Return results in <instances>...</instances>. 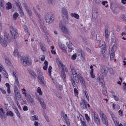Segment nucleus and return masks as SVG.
Instances as JSON below:
<instances>
[{"label": "nucleus", "instance_id": "obj_39", "mask_svg": "<svg viewBox=\"0 0 126 126\" xmlns=\"http://www.w3.org/2000/svg\"><path fill=\"white\" fill-rule=\"evenodd\" d=\"M18 50L17 49H16L14 51V56L15 57H17L18 55Z\"/></svg>", "mask_w": 126, "mask_h": 126}, {"label": "nucleus", "instance_id": "obj_24", "mask_svg": "<svg viewBox=\"0 0 126 126\" xmlns=\"http://www.w3.org/2000/svg\"><path fill=\"white\" fill-rule=\"evenodd\" d=\"M56 63H57L58 65L59 66H61V65H62L63 64V63H62V61H61V60L60 59H58V58L56 59Z\"/></svg>", "mask_w": 126, "mask_h": 126}, {"label": "nucleus", "instance_id": "obj_52", "mask_svg": "<svg viewBox=\"0 0 126 126\" xmlns=\"http://www.w3.org/2000/svg\"><path fill=\"white\" fill-rule=\"evenodd\" d=\"M77 57V55L76 54H74L71 57V58L73 60H75Z\"/></svg>", "mask_w": 126, "mask_h": 126}, {"label": "nucleus", "instance_id": "obj_43", "mask_svg": "<svg viewBox=\"0 0 126 126\" xmlns=\"http://www.w3.org/2000/svg\"><path fill=\"white\" fill-rule=\"evenodd\" d=\"M18 16V14L17 13H15L13 15V18L15 20L16 19L17 17Z\"/></svg>", "mask_w": 126, "mask_h": 126}, {"label": "nucleus", "instance_id": "obj_53", "mask_svg": "<svg viewBox=\"0 0 126 126\" xmlns=\"http://www.w3.org/2000/svg\"><path fill=\"white\" fill-rule=\"evenodd\" d=\"M61 66L62 67V70L63 71L66 70V67L63 64L61 65Z\"/></svg>", "mask_w": 126, "mask_h": 126}, {"label": "nucleus", "instance_id": "obj_32", "mask_svg": "<svg viewBox=\"0 0 126 126\" xmlns=\"http://www.w3.org/2000/svg\"><path fill=\"white\" fill-rule=\"evenodd\" d=\"M7 116L10 115L11 117H12L14 115L13 113L11 111H7L6 114Z\"/></svg>", "mask_w": 126, "mask_h": 126}, {"label": "nucleus", "instance_id": "obj_40", "mask_svg": "<svg viewBox=\"0 0 126 126\" xmlns=\"http://www.w3.org/2000/svg\"><path fill=\"white\" fill-rule=\"evenodd\" d=\"M15 84L17 85L18 87H20L19 83L18 78L15 79Z\"/></svg>", "mask_w": 126, "mask_h": 126}, {"label": "nucleus", "instance_id": "obj_19", "mask_svg": "<svg viewBox=\"0 0 126 126\" xmlns=\"http://www.w3.org/2000/svg\"><path fill=\"white\" fill-rule=\"evenodd\" d=\"M102 120L103 124L105 125L106 126H108V120L106 117L102 119Z\"/></svg>", "mask_w": 126, "mask_h": 126}, {"label": "nucleus", "instance_id": "obj_49", "mask_svg": "<svg viewBox=\"0 0 126 126\" xmlns=\"http://www.w3.org/2000/svg\"><path fill=\"white\" fill-rule=\"evenodd\" d=\"M81 123L82 125L83 126H87L86 124L85 121H82L81 119Z\"/></svg>", "mask_w": 126, "mask_h": 126}, {"label": "nucleus", "instance_id": "obj_27", "mask_svg": "<svg viewBox=\"0 0 126 126\" xmlns=\"http://www.w3.org/2000/svg\"><path fill=\"white\" fill-rule=\"evenodd\" d=\"M79 80L81 84L83 85H85V81L84 80V79L83 77H80L79 78Z\"/></svg>", "mask_w": 126, "mask_h": 126}, {"label": "nucleus", "instance_id": "obj_50", "mask_svg": "<svg viewBox=\"0 0 126 126\" xmlns=\"http://www.w3.org/2000/svg\"><path fill=\"white\" fill-rule=\"evenodd\" d=\"M15 111L17 114V116L19 117H20V114L19 112L18 111V110L17 109H15Z\"/></svg>", "mask_w": 126, "mask_h": 126}, {"label": "nucleus", "instance_id": "obj_46", "mask_svg": "<svg viewBox=\"0 0 126 126\" xmlns=\"http://www.w3.org/2000/svg\"><path fill=\"white\" fill-rule=\"evenodd\" d=\"M52 67L51 66H49L48 69L49 75L50 76L51 75Z\"/></svg>", "mask_w": 126, "mask_h": 126}, {"label": "nucleus", "instance_id": "obj_33", "mask_svg": "<svg viewBox=\"0 0 126 126\" xmlns=\"http://www.w3.org/2000/svg\"><path fill=\"white\" fill-rule=\"evenodd\" d=\"M71 80L72 84L73 86L75 87L76 88L77 87V85L75 83L74 80L72 77L71 79Z\"/></svg>", "mask_w": 126, "mask_h": 126}, {"label": "nucleus", "instance_id": "obj_37", "mask_svg": "<svg viewBox=\"0 0 126 126\" xmlns=\"http://www.w3.org/2000/svg\"><path fill=\"white\" fill-rule=\"evenodd\" d=\"M18 9L19 11V13L22 15H24V14L22 9V7L19 8H18Z\"/></svg>", "mask_w": 126, "mask_h": 126}, {"label": "nucleus", "instance_id": "obj_3", "mask_svg": "<svg viewBox=\"0 0 126 126\" xmlns=\"http://www.w3.org/2000/svg\"><path fill=\"white\" fill-rule=\"evenodd\" d=\"M59 25L61 31L63 33L66 34H69V31L65 26L63 24L61 21L60 22Z\"/></svg>", "mask_w": 126, "mask_h": 126}, {"label": "nucleus", "instance_id": "obj_13", "mask_svg": "<svg viewBox=\"0 0 126 126\" xmlns=\"http://www.w3.org/2000/svg\"><path fill=\"white\" fill-rule=\"evenodd\" d=\"M26 99L29 103H32L34 101V98L33 96H32L28 94L26 97Z\"/></svg>", "mask_w": 126, "mask_h": 126}, {"label": "nucleus", "instance_id": "obj_17", "mask_svg": "<svg viewBox=\"0 0 126 126\" xmlns=\"http://www.w3.org/2000/svg\"><path fill=\"white\" fill-rule=\"evenodd\" d=\"M62 13L63 14V17H64V16H67V11L66 8L63 7L62 8Z\"/></svg>", "mask_w": 126, "mask_h": 126}, {"label": "nucleus", "instance_id": "obj_12", "mask_svg": "<svg viewBox=\"0 0 126 126\" xmlns=\"http://www.w3.org/2000/svg\"><path fill=\"white\" fill-rule=\"evenodd\" d=\"M94 119L95 122L98 126H100V120L97 114L94 113Z\"/></svg>", "mask_w": 126, "mask_h": 126}, {"label": "nucleus", "instance_id": "obj_18", "mask_svg": "<svg viewBox=\"0 0 126 126\" xmlns=\"http://www.w3.org/2000/svg\"><path fill=\"white\" fill-rule=\"evenodd\" d=\"M5 112H4L2 108H0V117L1 118H5Z\"/></svg>", "mask_w": 126, "mask_h": 126}, {"label": "nucleus", "instance_id": "obj_63", "mask_svg": "<svg viewBox=\"0 0 126 126\" xmlns=\"http://www.w3.org/2000/svg\"><path fill=\"white\" fill-rule=\"evenodd\" d=\"M23 110L24 111L27 110H28L27 107L26 106H24L23 108Z\"/></svg>", "mask_w": 126, "mask_h": 126}, {"label": "nucleus", "instance_id": "obj_36", "mask_svg": "<svg viewBox=\"0 0 126 126\" xmlns=\"http://www.w3.org/2000/svg\"><path fill=\"white\" fill-rule=\"evenodd\" d=\"M61 75L62 78L63 79V80L64 79H65L66 77V76L65 72L63 71L61 73Z\"/></svg>", "mask_w": 126, "mask_h": 126}, {"label": "nucleus", "instance_id": "obj_5", "mask_svg": "<svg viewBox=\"0 0 126 126\" xmlns=\"http://www.w3.org/2000/svg\"><path fill=\"white\" fill-rule=\"evenodd\" d=\"M10 29L12 35L14 39H16L18 36L17 30L13 26H10Z\"/></svg>", "mask_w": 126, "mask_h": 126}, {"label": "nucleus", "instance_id": "obj_2", "mask_svg": "<svg viewBox=\"0 0 126 126\" xmlns=\"http://www.w3.org/2000/svg\"><path fill=\"white\" fill-rule=\"evenodd\" d=\"M45 18L46 22L49 23H51L54 20L55 18L52 14L50 13H48L45 16Z\"/></svg>", "mask_w": 126, "mask_h": 126}, {"label": "nucleus", "instance_id": "obj_56", "mask_svg": "<svg viewBox=\"0 0 126 126\" xmlns=\"http://www.w3.org/2000/svg\"><path fill=\"white\" fill-rule=\"evenodd\" d=\"M109 70V69H108ZM109 72L111 74H113V70L112 68H110L109 69Z\"/></svg>", "mask_w": 126, "mask_h": 126}, {"label": "nucleus", "instance_id": "obj_15", "mask_svg": "<svg viewBox=\"0 0 126 126\" xmlns=\"http://www.w3.org/2000/svg\"><path fill=\"white\" fill-rule=\"evenodd\" d=\"M58 44L59 47L63 50L64 52H66V51L65 49V47H64V45L62 44V43L58 41Z\"/></svg>", "mask_w": 126, "mask_h": 126}, {"label": "nucleus", "instance_id": "obj_51", "mask_svg": "<svg viewBox=\"0 0 126 126\" xmlns=\"http://www.w3.org/2000/svg\"><path fill=\"white\" fill-rule=\"evenodd\" d=\"M65 18H64L63 20L65 23L67 22L68 21V17L67 16H64Z\"/></svg>", "mask_w": 126, "mask_h": 126}, {"label": "nucleus", "instance_id": "obj_64", "mask_svg": "<svg viewBox=\"0 0 126 126\" xmlns=\"http://www.w3.org/2000/svg\"><path fill=\"white\" fill-rule=\"evenodd\" d=\"M39 124V123L37 121H35L34 123V125L35 126H38Z\"/></svg>", "mask_w": 126, "mask_h": 126}, {"label": "nucleus", "instance_id": "obj_10", "mask_svg": "<svg viewBox=\"0 0 126 126\" xmlns=\"http://www.w3.org/2000/svg\"><path fill=\"white\" fill-rule=\"evenodd\" d=\"M14 90L16 99H20L21 98L20 94L16 85L14 86Z\"/></svg>", "mask_w": 126, "mask_h": 126}, {"label": "nucleus", "instance_id": "obj_4", "mask_svg": "<svg viewBox=\"0 0 126 126\" xmlns=\"http://www.w3.org/2000/svg\"><path fill=\"white\" fill-rule=\"evenodd\" d=\"M116 48V46L113 45L112 46H110L109 48V53L110 55V58L111 60H113L115 56L114 49Z\"/></svg>", "mask_w": 126, "mask_h": 126}, {"label": "nucleus", "instance_id": "obj_29", "mask_svg": "<svg viewBox=\"0 0 126 126\" xmlns=\"http://www.w3.org/2000/svg\"><path fill=\"white\" fill-rule=\"evenodd\" d=\"M105 37L106 38H107L108 37L109 34L110 32L109 31H108L107 29L106 28L105 30Z\"/></svg>", "mask_w": 126, "mask_h": 126}, {"label": "nucleus", "instance_id": "obj_21", "mask_svg": "<svg viewBox=\"0 0 126 126\" xmlns=\"http://www.w3.org/2000/svg\"><path fill=\"white\" fill-rule=\"evenodd\" d=\"M5 62L8 66H10L11 65V63L9 59L6 58L5 59Z\"/></svg>", "mask_w": 126, "mask_h": 126}, {"label": "nucleus", "instance_id": "obj_22", "mask_svg": "<svg viewBox=\"0 0 126 126\" xmlns=\"http://www.w3.org/2000/svg\"><path fill=\"white\" fill-rule=\"evenodd\" d=\"M71 16L72 17H74L78 19L79 18V16L78 14L75 13H71Z\"/></svg>", "mask_w": 126, "mask_h": 126}, {"label": "nucleus", "instance_id": "obj_57", "mask_svg": "<svg viewBox=\"0 0 126 126\" xmlns=\"http://www.w3.org/2000/svg\"><path fill=\"white\" fill-rule=\"evenodd\" d=\"M33 11L37 15V16L38 17H39L40 16V15L35 10V9L33 8Z\"/></svg>", "mask_w": 126, "mask_h": 126}, {"label": "nucleus", "instance_id": "obj_48", "mask_svg": "<svg viewBox=\"0 0 126 126\" xmlns=\"http://www.w3.org/2000/svg\"><path fill=\"white\" fill-rule=\"evenodd\" d=\"M102 4L104 6H105L106 7H107L108 6V5L107 4L106 6V4H107L108 2L107 1H103L102 2Z\"/></svg>", "mask_w": 126, "mask_h": 126}, {"label": "nucleus", "instance_id": "obj_1", "mask_svg": "<svg viewBox=\"0 0 126 126\" xmlns=\"http://www.w3.org/2000/svg\"><path fill=\"white\" fill-rule=\"evenodd\" d=\"M20 63L24 66L27 65H30L31 64V61L30 59L24 57H22L20 59Z\"/></svg>", "mask_w": 126, "mask_h": 126}, {"label": "nucleus", "instance_id": "obj_28", "mask_svg": "<svg viewBox=\"0 0 126 126\" xmlns=\"http://www.w3.org/2000/svg\"><path fill=\"white\" fill-rule=\"evenodd\" d=\"M39 45L41 47V49L42 50L43 52L45 51L46 50V49L43 45L41 42L39 43Z\"/></svg>", "mask_w": 126, "mask_h": 126}, {"label": "nucleus", "instance_id": "obj_25", "mask_svg": "<svg viewBox=\"0 0 126 126\" xmlns=\"http://www.w3.org/2000/svg\"><path fill=\"white\" fill-rule=\"evenodd\" d=\"M30 119L32 121H34L36 120H38V116L36 115L32 116L30 118Z\"/></svg>", "mask_w": 126, "mask_h": 126}, {"label": "nucleus", "instance_id": "obj_38", "mask_svg": "<svg viewBox=\"0 0 126 126\" xmlns=\"http://www.w3.org/2000/svg\"><path fill=\"white\" fill-rule=\"evenodd\" d=\"M99 80L100 84L101 83L102 86L104 87V82L103 79L101 78L99 79Z\"/></svg>", "mask_w": 126, "mask_h": 126}, {"label": "nucleus", "instance_id": "obj_6", "mask_svg": "<svg viewBox=\"0 0 126 126\" xmlns=\"http://www.w3.org/2000/svg\"><path fill=\"white\" fill-rule=\"evenodd\" d=\"M38 79L40 80V83L43 86L45 85L46 82L44 79V77L42 73L39 71H37Z\"/></svg>", "mask_w": 126, "mask_h": 126}, {"label": "nucleus", "instance_id": "obj_42", "mask_svg": "<svg viewBox=\"0 0 126 126\" xmlns=\"http://www.w3.org/2000/svg\"><path fill=\"white\" fill-rule=\"evenodd\" d=\"M24 28L25 33L27 34H28L29 35H30V34L29 33L28 31V28L25 26H24Z\"/></svg>", "mask_w": 126, "mask_h": 126}, {"label": "nucleus", "instance_id": "obj_55", "mask_svg": "<svg viewBox=\"0 0 126 126\" xmlns=\"http://www.w3.org/2000/svg\"><path fill=\"white\" fill-rule=\"evenodd\" d=\"M76 81V82L77 83H78L79 82V78L78 77L73 78Z\"/></svg>", "mask_w": 126, "mask_h": 126}, {"label": "nucleus", "instance_id": "obj_35", "mask_svg": "<svg viewBox=\"0 0 126 126\" xmlns=\"http://www.w3.org/2000/svg\"><path fill=\"white\" fill-rule=\"evenodd\" d=\"M98 16L97 13V12H94L93 14H92V16L95 19H96Z\"/></svg>", "mask_w": 126, "mask_h": 126}, {"label": "nucleus", "instance_id": "obj_9", "mask_svg": "<svg viewBox=\"0 0 126 126\" xmlns=\"http://www.w3.org/2000/svg\"><path fill=\"white\" fill-rule=\"evenodd\" d=\"M87 102L84 98H82L80 103V106L82 109H87Z\"/></svg>", "mask_w": 126, "mask_h": 126}, {"label": "nucleus", "instance_id": "obj_34", "mask_svg": "<svg viewBox=\"0 0 126 126\" xmlns=\"http://www.w3.org/2000/svg\"><path fill=\"white\" fill-rule=\"evenodd\" d=\"M30 74L31 76L33 78H35L36 77V75L35 73L32 71H31L30 72Z\"/></svg>", "mask_w": 126, "mask_h": 126}, {"label": "nucleus", "instance_id": "obj_31", "mask_svg": "<svg viewBox=\"0 0 126 126\" xmlns=\"http://www.w3.org/2000/svg\"><path fill=\"white\" fill-rule=\"evenodd\" d=\"M100 117L102 119L105 117H106L105 115L102 111H100Z\"/></svg>", "mask_w": 126, "mask_h": 126}, {"label": "nucleus", "instance_id": "obj_47", "mask_svg": "<svg viewBox=\"0 0 126 126\" xmlns=\"http://www.w3.org/2000/svg\"><path fill=\"white\" fill-rule=\"evenodd\" d=\"M85 117L86 118V119L87 122H89L90 121V118L89 116H88V115L87 114H86L85 115Z\"/></svg>", "mask_w": 126, "mask_h": 126}, {"label": "nucleus", "instance_id": "obj_62", "mask_svg": "<svg viewBox=\"0 0 126 126\" xmlns=\"http://www.w3.org/2000/svg\"><path fill=\"white\" fill-rule=\"evenodd\" d=\"M95 2L97 4L101 2V0H94Z\"/></svg>", "mask_w": 126, "mask_h": 126}, {"label": "nucleus", "instance_id": "obj_16", "mask_svg": "<svg viewBox=\"0 0 126 126\" xmlns=\"http://www.w3.org/2000/svg\"><path fill=\"white\" fill-rule=\"evenodd\" d=\"M102 47L101 48V52L102 54H103L104 53H105V51L106 49V45L105 42H104L102 43Z\"/></svg>", "mask_w": 126, "mask_h": 126}, {"label": "nucleus", "instance_id": "obj_14", "mask_svg": "<svg viewBox=\"0 0 126 126\" xmlns=\"http://www.w3.org/2000/svg\"><path fill=\"white\" fill-rule=\"evenodd\" d=\"M24 7L27 12L28 14L30 16H31L32 15V13L30 10V8L28 6L27 4L26 3H24Z\"/></svg>", "mask_w": 126, "mask_h": 126}, {"label": "nucleus", "instance_id": "obj_45", "mask_svg": "<svg viewBox=\"0 0 126 126\" xmlns=\"http://www.w3.org/2000/svg\"><path fill=\"white\" fill-rule=\"evenodd\" d=\"M37 92L39 93L40 95H41L42 94V92L41 91L40 88L38 87L37 89Z\"/></svg>", "mask_w": 126, "mask_h": 126}, {"label": "nucleus", "instance_id": "obj_58", "mask_svg": "<svg viewBox=\"0 0 126 126\" xmlns=\"http://www.w3.org/2000/svg\"><path fill=\"white\" fill-rule=\"evenodd\" d=\"M54 0H47L49 4H52L54 2Z\"/></svg>", "mask_w": 126, "mask_h": 126}, {"label": "nucleus", "instance_id": "obj_61", "mask_svg": "<svg viewBox=\"0 0 126 126\" xmlns=\"http://www.w3.org/2000/svg\"><path fill=\"white\" fill-rule=\"evenodd\" d=\"M0 90L1 91L2 93L3 94H5L6 92L3 89H2L1 88H0Z\"/></svg>", "mask_w": 126, "mask_h": 126}, {"label": "nucleus", "instance_id": "obj_44", "mask_svg": "<svg viewBox=\"0 0 126 126\" xmlns=\"http://www.w3.org/2000/svg\"><path fill=\"white\" fill-rule=\"evenodd\" d=\"M3 76L6 77V78L7 79L8 78V74L6 72L4 71L3 72Z\"/></svg>", "mask_w": 126, "mask_h": 126}, {"label": "nucleus", "instance_id": "obj_8", "mask_svg": "<svg viewBox=\"0 0 126 126\" xmlns=\"http://www.w3.org/2000/svg\"><path fill=\"white\" fill-rule=\"evenodd\" d=\"M61 116L62 119H64L65 121L67 126H70L68 118L67 117V115L65 114L64 112H62L61 113Z\"/></svg>", "mask_w": 126, "mask_h": 126}, {"label": "nucleus", "instance_id": "obj_41", "mask_svg": "<svg viewBox=\"0 0 126 126\" xmlns=\"http://www.w3.org/2000/svg\"><path fill=\"white\" fill-rule=\"evenodd\" d=\"M40 28L42 31L43 32H45V30L44 29V24L43 23H40Z\"/></svg>", "mask_w": 126, "mask_h": 126}, {"label": "nucleus", "instance_id": "obj_26", "mask_svg": "<svg viewBox=\"0 0 126 126\" xmlns=\"http://www.w3.org/2000/svg\"><path fill=\"white\" fill-rule=\"evenodd\" d=\"M0 8L1 11H3L4 9L3 3L0 0Z\"/></svg>", "mask_w": 126, "mask_h": 126}, {"label": "nucleus", "instance_id": "obj_59", "mask_svg": "<svg viewBox=\"0 0 126 126\" xmlns=\"http://www.w3.org/2000/svg\"><path fill=\"white\" fill-rule=\"evenodd\" d=\"M113 96L116 101H118L119 100V99L117 96H115L114 95H113Z\"/></svg>", "mask_w": 126, "mask_h": 126}, {"label": "nucleus", "instance_id": "obj_30", "mask_svg": "<svg viewBox=\"0 0 126 126\" xmlns=\"http://www.w3.org/2000/svg\"><path fill=\"white\" fill-rule=\"evenodd\" d=\"M15 1L16 5L18 7V8L21 7L20 4L18 0H16Z\"/></svg>", "mask_w": 126, "mask_h": 126}, {"label": "nucleus", "instance_id": "obj_11", "mask_svg": "<svg viewBox=\"0 0 126 126\" xmlns=\"http://www.w3.org/2000/svg\"><path fill=\"white\" fill-rule=\"evenodd\" d=\"M108 68L104 66H103L101 71V73L103 74L104 77H106L108 72Z\"/></svg>", "mask_w": 126, "mask_h": 126}, {"label": "nucleus", "instance_id": "obj_20", "mask_svg": "<svg viewBox=\"0 0 126 126\" xmlns=\"http://www.w3.org/2000/svg\"><path fill=\"white\" fill-rule=\"evenodd\" d=\"M6 5H7L6 7V9L7 10H8L11 9L12 8V5L11 3L10 2H8L6 3Z\"/></svg>", "mask_w": 126, "mask_h": 126}, {"label": "nucleus", "instance_id": "obj_23", "mask_svg": "<svg viewBox=\"0 0 126 126\" xmlns=\"http://www.w3.org/2000/svg\"><path fill=\"white\" fill-rule=\"evenodd\" d=\"M66 44L67 46L69 49H70V51L71 52L72 51V47L71 46V45L72 44L71 42H69V43L68 42H67Z\"/></svg>", "mask_w": 126, "mask_h": 126}, {"label": "nucleus", "instance_id": "obj_60", "mask_svg": "<svg viewBox=\"0 0 126 126\" xmlns=\"http://www.w3.org/2000/svg\"><path fill=\"white\" fill-rule=\"evenodd\" d=\"M82 51L81 49H79L78 52V56H80V54L82 53Z\"/></svg>", "mask_w": 126, "mask_h": 126}, {"label": "nucleus", "instance_id": "obj_54", "mask_svg": "<svg viewBox=\"0 0 126 126\" xmlns=\"http://www.w3.org/2000/svg\"><path fill=\"white\" fill-rule=\"evenodd\" d=\"M103 56L106 59H107L108 57V54L106 53L103 54Z\"/></svg>", "mask_w": 126, "mask_h": 126}, {"label": "nucleus", "instance_id": "obj_7", "mask_svg": "<svg viewBox=\"0 0 126 126\" xmlns=\"http://www.w3.org/2000/svg\"><path fill=\"white\" fill-rule=\"evenodd\" d=\"M2 38V36L0 35V43L3 47H5L8 43V37L6 36L5 37L4 40Z\"/></svg>", "mask_w": 126, "mask_h": 126}]
</instances>
